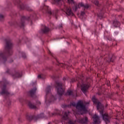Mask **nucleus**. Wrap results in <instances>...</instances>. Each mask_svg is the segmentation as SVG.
<instances>
[{"label":"nucleus","instance_id":"nucleus-19","mask_svg":"<svg viewBox=\"0 0 124 124\" xmlns=\"http://www.w3.org/2000/svg\"><path fill=\"white\" fill-rule=\"evenodd\" d=\"M28 104L29 107H30L31 109H36V106L31 103L30 101H28Z\"/></svg>","mask_w":124,"mask_h":124},{"label":"nucleus","instance_id":"nucleus-33","mask_svg":"<svg viewBox=\"0 0 124 124\" xmlns=\"http://www.w3.org/2000/svg\"><path fill=\"white\" fill-rule=\"evenodd\" d=\"M119 34V32L117 31H114V35H118Z\"/></svg>","mask_w":124,"mask_h":124},{"label":"nucleus","instance_id":"nucleus-36","mask_svg":"<svg viewBox=\"0 0 124 124\" xmlns=\"http://www.w3.org/2000/svg\"><path fill=\"white\" fill-rule=\"evenodd\" d=\"M38 78L39 79H41V78H42V77L41 76V75H39L38 76Z\"/></svg>","mask_w":124,"mask_h":124},{"label":"nucleus","instance_id":"nucleus-28","mask_svg":"<svg viewBox=\"0 0 124 124\" xmlns=\"http://www.w3.org/2000/svg\"><path fill=\"white\" fill-rule=\"evenodd\" d=\"M94 3L95 4V5H97L98 7H100L101 5L99 4V2H98V0H95L94 1Z\"/></svg>","mask_w":124,"mask_h":124},{"label":"nucleus","instance_id":"nucleus-1","mask_svg":"<svg viewBox=\"0 0 124 124\" xmlns=\"http://www.w3.org/2000/svg\"><path fill=\"white\" fill-rule=\"evenodd\" d=\"M78 82L77 86L78 88L81 87V90L82 92L85 93H86L87 91L89 88H90V83H89V79L84 78L83 76L79 75L78 77L76 78V79L73 78L71 80V82L73 83L74 82Z\"/></svg>","mask_w":124,"mask_h":124},{"label":"nucleus","instance_id":"nucleus-35","mask_svg":"<svg viewBox=\"0 0 124 124\" xmlns=\"http://www.w3.org/2000/svg\"><path fill=\"white\" fill-rule=\"evenodd\" d=\"M22 58H23V59H26L27 58L26 54H24L23 55H22Z\"/></svg>","mask_w":124,"mask_h":124},{"label":"nucleus","instance_id":"nucleus-34","mask_svg":"<svg viewBox=\"0 0 124 124\" xmlns=\"http://www.w3.org/2000/svg\"><path fill=\"white\" fill-rule=\"evenodd\" d=\"M37 105H41V102H40V101H37Z\"/></svg>","mask_w":124,"mask_h":124},{"label":"nucleus","instance_id":"nucleus-43","mask_svg":"<svg viewBox=\"0 0 124 124\" xmlns=\"http://www.w3.org/2000/svg\"><path fill=\"white\" fill-rule=\"evenodd\" d=\"M10 104H11V103H10V104H9V105H10Z\"/></svg>","mask_w":124,"mask_h":124},{"label":"nucleus","instance_id":"nucleus-41","mask_svg":"<svg viewBox=\"0 0 124 124\" xmlns=\"http://www.w3.org/2000/svg\"><path fill=\"white\" fill-rule=\"evenodd\" d=\"M67 44H69V43L68 42H67Z\"/></svg>","mask_w":124,"mask_h":124},{"label":"nucleus","instance_id":"nucleus-24","mask_svg":"<svg viewBox=\"0 0 124 124\" xmlns=\"http://www.w3.org/2000/svg\"><path fill=\"white\" fill-rule=\"evenodd\" d=\"M14 78H19L22 77V75H20L18 72H16L15 75H12Z\"/></svg>","mask_w":124,"mask_h":124},{"label":"nucleus","instance_id":"nucleus-40","mask_svg":"<svg viewBox=\"0 0 124 124\" xmlns=\"http://www.w3.org/2000/svg\"><path fill=\"white\" fill-rule=\"evenodd\" d=\"M63 80H65V78H63Z\"/></svg>","mask_w":124,"mask_h":124},{"label":"nucleus","instance_id":"nucleus-13","mask_svg":"<svg viewBox=\"0 0 124 124\" xmlns=\"http://www.w3.org/2000/svg\"><path fill=\"white\" fill-rule=\"evenodd\" d=\"M79 5L82 7H83L84 11L81 12V16H84V15L86 14V11H85V10L89 8V5H88V4H84L83 3H79Z\"/></svg>","mask_w":124,"mask_h":124},{"label":"nucleus","instance_id":"nucleus-4","mask_svg":"<svg viewBox=\"0 0 124 124\" xmlns=\"http://www.w3.org/2000/svg\"><path fill=\"white\" fill-rule=\"evenodd\" d=\"M89 104V102H86L83 100H79L78 101L77 104L74 102H71L70 105L67 106V107L71 108V106H73L74 107H76V109H77L78 111H79V112L86 113L87 111L86 106L88 105Z\"/></svg>","mask_w":124,"mask_h":124},{"label":"nucleus","instance_id":"nucleus-31","mask_svg":"<svg viewBox=\"0 0 124 124\" xmlns=\"http://www.w3.org/2000/svg\"><path fill=\"white\" fill-rule=\"evenodd\" d=\"M6 73H8V74H11V71L9 70V69H7L6 71Z\"/></svg>","mask_w":124,"mask_h":124},{"label":"nucleus","instance_id":"nucleus-3","mask_svg":"<svg viewBox=\"0 0 124 124\" xmlns=\"http://www.w3.org/2000/svg\"><path fill=\"white\" fill-rule=\"evenodd\" d=\"M12 47H13V45L11 41L6 40L5 51L0 53V62H5L7 60V55H12V53H13Z\"/></svg>","mask_w":124,"mask_h":124},{"label":"nucleus","instance_id":"nucleus-38","mask_svg":"<svg viewBox=\"0 0 124 124\" xmlns=\"http://www.w3.org/2000/svg\"><path fill=\"white\" fill-rule=\"evenodd\" d=\"M64 92V91L63 90V89H62V94H63Z\"/></svg>","mask_w":124,"mask_h":124},{"label":"nucleus","instance_id":"nucleus-45","mask_svg":"<svg viewBox=\"0 0 124 124\" xmlns=\"http://www.w3.org/2000/svg\"><path fill=\"white\" fill-rule=\"evenodd\" d=\"M63 52H65V53H66V52L64 51H63Z\"/></svg>","mask_w":124,"mask_h":124},{"label":"nucleus","instance_id":"nucleus-37","mask_svg":"<svg viewBox=\"0 0 124 124\" xmlns=\"http://www.w3.org/2000/svg\"><path fill=\"white\" fill-rule=\"evenodd\" d=\"M62 64H63V67H65V66H66V64H63V63Z\"/></svg>","mask_w":124,"mask_h":124},{"label":"nucleus","instance_id":"nucleus-26","mask_svg":"<svg viewBox=\"0 0 124 124\" xmlns=\"http://www.w3.org/2000/svg\"><path fill=\"white\" fill-rule=\"evenodd\" d=\"M53 1L55 4H57V5H59L61 4L62 0H53Z\"/></svg>","mask_w":124,"mask_h":124},{"label":"nucleus","instance_id":"nucleus-29","mask_svg":"<svg viewBox=\"0 0 124 124\" xmlns=\"http://www.w3.org/2000/svg\"><path fill=\"white\" fill-rule=\"evenodd\" d=\"M4 20V16H2V15H0V21L2 22Z\"/></svg>","mask_w":124,"mask_h":124},{"label":"nucleus","instance_id":"nucleus-10","mask_svg":"<svg viewBox=\"0 0 124 124\" xmlns=\"http://www.w3.org/2000/svg\"><path fill=\"white\" fill-rule=\"evenodd\" d=\"M63 11H65L67 15L69 16H73V13L72 12V10H71V8L65 5Z\"/></svg>","mask_w":124,"mask_h":124},{"label":"nucleus","instance_id":"nucleus-11","mask_svg":"<svg viewBox=\"0 0 124 124\" xmlns=\"http://www.w3.org/2000/svg\"><path fill=\"white\" fill-rule=\"evenodd\" d=\"M77 122L78 124H88L89 122V120H88V117H83L81 118L77 119Z\"/></svg>","mask_w":124,"mask_h":124},{"label":"nucleus","instance_id":"nucleus-23","mask_svg":"<svg viewBox=\"0 0 124 124\" xmlns=\"http://www.w3.org/2000/svg\"><path fill=\"white\" fill-rule=\"evenodd\" d=\"M100 13L99 14H97L98 17H100L101 18H103V14L104 13V11L103 9H100Z\"/></svg>","mask_w":124,"mask_h":124},{"label":"nucleus","instance_id":"nucleus-20","mask_svg":"<svg viewBox=\"0 0 124 124\" xmlns=\"http://www.w3.org/2000/svg\"><path fill=\"white\" fill-rule=\"evenodd\" d=\"M51 99L49 100L48 101H47V100H46V104H48V103H50V102H54L57 99L53 95L51 96Z\"/></svg>","mask_w":124,"mask_h":124},{"label":"nucleus","instance_id":"nucleus-6","mask_svg":"<svg viewBox=\"0 0 124 124\" xmlns=\"http://www.w3.org/2000/svg\"><path fill=\"white\" fill-rule=\"evenodd\" d=\"M55 88L59 96H62V83L60 82H56Z\"/></svg>","mask_w":124,"mask_h":124},{"label":"nucleus","instance_id":"nucleus-44","mask_svg":"<svg viewBox=\"0 0 124 124\" xmlns=\"http://www.w3.org/2000/svg\"><path fill=\"white\" fill-rule=\"evenodd\" d=\"M98 95H100V93H99Z\"/></svg>","mask_w":124,"mask_h":124},{"label":"nucleus","instance_id":"nucleus-18","mask_svg":"<svg viewBox=\"0 0 124 124\" xmlns=\"http://www.w3.org/2000/svg\"><path fill=\"white\" fill-rule=\"evenodd\" d=\"M50 31V29L48 28V27H46V26H44V28L42 29V31L43 33H47L49 32V31Z\"/></svg>","mask_w":124,"mask_h":124},{"label":"nucleus","instance_id":"nucleus-12","mask_svg":"<svg viewBox=\"0 0 124 124\" xmlns=\"http://www.w3.org/2000/svg\"><path fill=\"white\" fill-rule=\"evenodd\" d=\"M93 124H100V117L96 114H94L93 116Z\"/></svg>","mask_w":124,"mask_h":124},{"label":"nucleus","instance_id":"nucleus-5","mask_svg":"<svg viewBox=\"0 0 124 124\" xmlns=\"http://www.w3.org/2000/svg\"><path fill=\"white\" fill-rule=\"evenodd\" d=\"M112 58L113 54L111 53H108L104 55L101 56L99 59L96 61V62L97 63H98L99 62L100 65H102V64H103V62H114Z\"/></svg>","mask_w":124,"mask_h":124},{"label":"nucleus","instance_id":"nucleus-39","mask_svg":"<svg viewBox=\"0 0 124 124\" xmlns=\"http://www.w3.org/2000/svg\"><path fill=\"white\" fill-rule=\"evenodd\" d=\"M32 18V17L31 16L30 17H29V19H31Z\"/></svg>","mask_w":124,"mask_h":124},{"label":"nucleus","instance_id":"nucleus-27","mask_svg":"<svg viewBox=\"0 0 124 124\" xmlns=\"http://www.w3.org/2000/svg\"><path fill=\"white\" fill-rule=\"evenodd\" d=\"M50 91H51V86H48L46 89V94H48V93H50Z\"/></svg>","mask_w":124,"mask_h":124},{"label":"nucleus","instance_id":"nucleus-30","mask_svg":"<svg viewBox=\"0 0 124 124\" xmlns=\"http://www.w3.org/2000/svg\"><path fill=\"white\" fill-rule=\"evenodd\" d=\"M68 3H71V4H74V0H67Z\"/></svg>","mask_w":124,"mask_h":124},{"label":"nucleus","instance_id":"nucleus-21","mask_svg":"<svg viewBox=\"0 0 124 124\" xmlns=\"http://www.w3.org/2000/svg\"><path fill=\"white\" fill-rule=\"evenodd\" d=\"M51 115L52 116H56V115L61 116V111L59 110L55 109V112L51 113Z\"/></svg>","mask_w":124,"mask_h":124},{"label":"nucleus","instance_id":"nucleus-46","mask_svg":"<svg viewBox=\"0 0 124 124\" xmlns=\"http://www.w3.org/2000/svg\"><path fill=\"white\" fill-rule=\"evenodd\" d=\"M76 118H77V116L76 115Z\"/></svg>","mask_w":124,"mask_h":124},{"label":"nucleus","instance_id":"nucleus-15","mask_svg":"<svg viewBox=\"0 0 124 124\" xmlns=\"http://www.w3.org/2000/svg\"><path fill=\"white\" fill-rule=\"evenodd\" d=\"M36 87L31 89L29 92L28 95H30L31 97H33L35 95V93H36Z\"/></svg>","mask_w":124,"mask_h":124},{"label":"nucleus","instance_id":"nucleus-22","mask_svg":"<svg viewBox=\"0 0 124 124\" xmlns=\"http://www.w3.org/2000/svg\"><path fill=\"white\" fill-rule=\"evenodd\" d=\"M46 13L49 14V15H55V12L54 11L51 12L50 9H49V7H46Z\"/></svg>","mask_w":124,"mask_h":124},{"label":"nucleus","instance_id":"nucleus-14","mask_svg":"<svg viewBox=\"0 0 124 124\" xmlns=\"http://www.w3.org/2000/svg\"><path fill=\"white\" fill-rule=\"evenodd\" d=\"M2 91L0 93V94H6V95H8L9 94V92L6 89V85H4L2 87Z\"/></svg>","mask_w":124,"mask_h":124},{"label":"nucleus","instance_id":"nucleus-25","mask_svg":"<svg viewBox=\"0 0 124 124\" xmlns=\"http://www.w3.org/2000/svg\"><path fill=\"white\" fill-rule=\"evenodd\" d=\"M66 94L68 95H72L73 96H74V93H73V91L71 90H68L66 93Z\"/></svg>","mask_w":124,"mask_h":124},{"label":"nucleus","instance_id":"nucleus-9","mask_svg":"<svg viewBox=\"0 0 124 124\" xmlns=\"http://www.w3.org/2000/svg\"><path fill=\"white\" fill-rule=\"evenodd\" d=\"M43 118H44V114L43 113H41L37 116L29 115L27 116V119L28 120V121H31V120H34V121H36L37 120H38V119H42Z\"/></svg>","mask_w":124,"mask_h":124},{"label":"nucleus","instance_id":"nucleus-16","mask_svg":"<svg viewBox=\"0 0 124 124\" xmlns=\"http://www.w3.org/2000/svg\"><path fill=\"white\" fill-rule=\"evenodd\" d=\"M25 20H26V17L23 16L21 18V22L19 24V27H20V28H23V27H24V26H25Z\"/></svg>","mask_w":124,"mask_h":124},{"label":"nucleus","instance_id":"nucleus-7","mask_svg":"<svg viewBox=\"0 0 124 124\" xmlns=\"http://www.w3.org/2000/svg\"><path fill=\"white\" fill-rule=\"evenodd\" d=\"M68 115H69V111L65 112L64 115L62 116L63 120L67 121L69 124H77V123H78L77 119L75 122H73L70 118H69Z\"/></svg>","mask_w":124,"mask_h":124},{"label":"nucleus","instance_id":"nucleus-2","mask_svg":"<svg viewBox=\"0 0 124 124\" xmlns=\"http://www.w3.org/2000/svg\"><path fill=\"white\" fill-rule=\"evenodd\" d=\"M92 101L94 104L97 105V109L99 111L100 115L106 124H109L110 123V117L107 113H104V106L94 96L92 97Z\"/></svg>","mask_w":124,"mask_h":124},{"label":"nucleus","instance_id":"nucleus-32","mask_svg":"<svg viewBox=\"0 0 124 124\" xmlns=\"http://www.w3.org/2000/svg\"><path fill=\"white\" fill-rule=\"evenodd\" d=\"M78 7H79V5H78V6L75 5V9L73 8L74 10H75V11H76L77 10V9H78Z\"/></svg>","mask_w":124,"mask_h":124},{"label":"nucleus","instance_id":"nucleus-42","mask_svg":"<svg viewBox=\"0 0 124 124\" xmlns=\"http://www.w3.org/2000/svg\"><path fill=\"white\" fill-rule=\"evenodd\" d=\"M62 38H65V37H63Z\"/></svg>","mask_w":124,"mask_h":124},{"label":"nucleus","instance_id":"nucleus-8","mask_svg":"<svg viewBox=\"0 0 124 124\" xmlns=\"http://www.w3.org/2000/svg\"><path fill=\"white\" fill-rule=\"evenodd\" d=\"M16 2L18 4V6L20 9H26L28 11H32V9L31 7L24 5V4L21 3V1L20 0H16Z\"/></svg>","mask_w":124,"mask_h":124},{"label":"nucleus","instance_id":"nucleus-17","mask_svg":"<svg viewBox=\"0 0 124 124\" xmlns=\"http://www.w3.org/2000/svg\"><path fill=\"white\" fill-rule=\"evenodd\" d=\"M113 24V26L115 27V28H120L121 26V23H120L118 20H114Z\"/></svg>","mask_w":124,"mask_h":124},{"label":"nucleus","instance_id":"nucleus-47","mask_svg":"<svg viewBox=\"0 0 124 124\" xmlns=\"http://www.w3.org/2000/svg\"><path fill=\"white\" fill-rule=\"evenodd\" d=\"M48 124H50V123H48Z\"/></svg>","mask_w":124,"mask_h":124}]
</instances>
